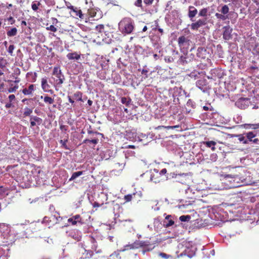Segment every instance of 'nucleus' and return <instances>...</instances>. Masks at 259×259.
Segmentation results:
<instances>
[{"label": "nucleus", "mask_w": 259, "mask_h": 259, "mask_svg": "<svg viewBox=\"0 0 259 259\" xmlns=\"http://www.w3.org/2000/svg\"><path fill=\"white\" fill-rule=\"evenodd\" d=\"M153 1L154 0H144V3L146 5H151Z\"/></svg>", "instance_id": "nucleus-57"}, {"label": "nucleus", "mask_w": 259, "mask_h": 259, "mask_svg": "<svg viewBox=\"0 0 259 259\" xmlns=\"http://www.w3.org/2000/svg\"><path fill=\"white\" fill-rule=\"evenodd\" d=\"M104 29V25L103 24H99L96 26V30L99 32H102Z\"/></svg>", "instance_id": "nucleus-46"}, {"label": "nucleus", "mask_w": 259, "mask_h": 259, "mask_svg": "<svg viewBox=\"0 0 259 259\" xmlns=\"http://www.w3.org/2000/svg\"><path fill=\"white\" fill-rule=\"evenodd\" d=\"M250 104V100L247 98H240L235 102V105L241 109H246Z\"/></svg>", "instance_id": "nucleus-6"}, {"label": "nucleus", "mask_w": 259, "mask_h": 259, "mask_svg": "<svg viewBox=\"0 0 259 259\" xmlns=\"http://www.w3.org/2000/svg\"><path fill=\"white\" fill-rule=\"evenodd\" d=\"M62 219L60 217L59 214L55 213L54 214H51L50 216L45 217L42 220V223L48 226L49 228L59 223L60 221Z\"/></svg>", "instance_id": "nucleus-3"}, {"label": "nucleus", "mask_w": 259, "mask_h": 259, "mask_svg": "<svg viewBox=\"0 0 259 259\" xmlns=\"http://www.w3.org/2000/svg\"><path fill=\"white\" fill-rule=\"evenodd\" d=\"M83 171H78L76 172H74L72 174L71 178L69 179V181H72L76 179L77 177H79L80 176L82 175L83 174Z\"/></svg>", "instance_id": "nucleus-25"}, {"label": "nucleus", "mask_w": 259, "mask_h": 259, "mask_svg": "<svg viewBox=\"0 0 259 259\" xmlns=\"http://www.w3.org/2000/svg\"><path fill=\"white\" fill-rule=\"evenodd\" d=\"M250 127L253 130L259 129V123L256 124H249Z\"/></svg>", "instance_id": "nucleus-50"}, {"label": "nucleus", "mask_w": 259, "mask_h": 259, "mask_svg": "<svg viewBox=\"0 0 259 259\" xmlns=\"http://www.w3.org/2000/svg\"><path fill=\"white\" fill-rule=\"evenodd\" d=\"M179 125H175V126H158L157 127L155 128V129H161L162 128H165L167 129H174L175 128L179 127Z\"/></svg>", "instance_id": "nucleus-42"}, {"label": "nucleus", "mask_w": 259, "mask_h": 259, "mask_svg": "<svg viewBox=\"0 0 259 259\" xmlns=\"http://www.w3.org/2000/svg\"><path fill=\"white\" fill-rule=\"evenodd\" d=\"M67 142V140H61L59 142L62 145H61L62 147H63L65 149L68 150L69 148L66 144Z\"/></svg>", "instance_id": "nucleus-40"}, {"label": "nucleus", "mask_w": 259, "mask_h": 259, "mask_svg": "<svg viewBox=\"0 0 259 259\" xmlns=\"http://www.w3.org/2000/svg\"><path fill=\"white\" fill-rule=\"evenodd\" d=\"M88 14L91 17H94L96 14V12L93 8H89L88 9Z\"/></svg>", "instance_id": "nucleus-36"}, {"label": "nucleus", "mask_w": 259, "mask_h": 259, "mask_svg": "<svg viewBox=\"0 0 259 259\" xmlns=\"http://www.w3.org/2000/svg\"><path fill=\"white\" fill-rule=\"evenodd\" d=\"M167 172V170L166 168H163L162 170H161L160 171H159V173H160L161 175L162 176H166L165 174Z\"/></svg>", "instance_id": "nucleus-58"}, {"label": "nucleus", "mask_w": 259, "mask_h": 259, "mask_svg": "<svg viewBox=\"0 0 259 259\" xmlns=\"http://www.w3.org/2000/svg\"><path fill=\"white\" fill-rule=\"evenodd\" d=\"M201 143L205 145L207 147L210 148L212 151H214L215 150V146L216 145V142L214 141H203Z\"/></svg>", "instance_id": "nucleus-15"}, {"label": "nucleus", "mask_w": 259, "mask_h": 259, "mask_svg": "<svg viewBox=\"0 0 259 259\" xmlns=\"http://www.w3.org/2000/svg\"><path fill=\"white\" fill-rule=\"evenodd\" d=\"M135 5L138 7H142V0H137L135 3Z\"/></svg>", "instance_id": "nucleus-51"}, {"label": "nucleus", "mask_w": 259, "mask_h": 259, "mask_svg": "<svg viewBox=\"0 0 259 259\" xmlns=\"http://www.w3.org/2000/svg\"><path fill=\"white\" fill-rule=\"evenodd\" d=\"M17 29L15 27H14L8 30L7 32V36L9 37H12L16 35V34H17Z\"/></svg>", "instance_id": "nucleus-22"}, {"label": "nucleus", "mask_w": 259, "mask_h": 259, "mask_svg": "<svg viewBox=\"0 0 259 259\" xmlns=\"http://www.w3.org/2000/svg\"><path fill=\"white\" fill-rule=\"evenodd\" d=\"M166 178V176L161 175L157 169H154L153 172L151 175L150 180L155 183H158L164 181Z\"/></svg>", "instance_id": "nucleus-5"}, {"label": "nucleus", "mask_w": 259, "mask_h": 259, "mask_svg": "<svg viewBox=\"0 0 259 259\" xmlns=\"http://www.w3.org/2000/svg\"><path fill=\"white\" fill-rule=\"evenodd\" d=\"M13 106L11 102L8 103L6 104L5 107L6 108H10Z\"/></svg>", "instance_id": "nucleus-61"}, {"label": "nucleus", "mask_w": 259, "mask_h": 259, "mask_svg": "<svg viewBox=\"0 0 259 259\" xmlns=\"http://www.w3.org/2000/svg\"><path fill=\"white\" fill-rule=\"evenodd\" d=\"M18 87L19 86L18 84L13 86V84H12L11 85V87L8 90V92L9 93H15L18 89Z\"/></svg>", "instance_id": "nucleus-32"}, {"label": "nucleus", "mask_w": 259, "mask_h": 259, "mask_svg": "<svg viewBox=\"0 0 259 259\" xmlns=\"http://www.w3.org/2000/svg\"><path fill=\"white\" fill-rule=\"evenodd\" d=\"M171 216L170 215H167L165 217V219L163 221V226L168 228L172 226L174 224V221L171 219Z\"/></svg>", "instance_id": "nucleus-13"}, {"label": "nucleus", "mask_w": 259, "mask_h": 259, "mask_svg": "<svg viewBox=\"0 0 259 259\" xmlns=\"http://www.w3.org/2000/svg\"><path fill=\"white\" fill-rule=\"evenodd\" d=\"M68 223H71L72 225H75L77 224L76 221L74 220L72 217L68 219Z\"/></svg>", "instance_id": "nucleus-52"}, {"label": "nucleus", "mask_w": 259, "mask_h": 259, "mask_svg": "<svg viewBox=\"0 0 259 259\" xmlns=\"http://www.w3.org/2000/svg\"><path fill=\"white\" fill-rule=\"evenodd\" d=\"M224 31L223 34V38L226 40H230L232 38V28L230 26H225L223 28Z\"/></svg>", "instance_id": "nucleus-9"}, {"label": "nucleus", "mask_w": 259, "mask_h": 259, "mask_svg": "<svg viewBox=\"0 0 259 259\" xmlns=\"http://www.w3.org/2000/svg\"><path fill=\"white\" fill-rule=\"evenodd\" d=\"M121 102L123 104H125L126 106H128L131 104V99L130 98L127 99L126 97H122Z\"/></svg>", "instance_id": "nucleus-29"}, {"label": "nucleus", "mask_w": 259, "mask_h": 259, "mask_svg": "<svg viewBox=\"0 0 259 259\" xmlns=\"http://www.w3.org/2000/svg\"><path fill=\"white\" fill-rule=\"evenodd\" d=\"M191 219V217L189 215H181L179 219L181 222H188Z\"/></svg>", "instance_id": "nucleus-38"}, {"label": "nucleus", "mask_w": 259, "mask_h": 259, "mask_svg": "<svg viewBox=\"0 0 259 259\" xmlns=\"http://www.w3.org/2000/svg\"><path fill=\"white\" fill-rule=\"evenodd\" d=\"M215 16H216V17L218 19L222 20H226L228 18V16L227 15H225L224 14H223L222 13L220 14V13H217L215 14Z\"/></svg>", "instance_id": "nucleus-31"}, {"label": "nucleus", "mask_w": 259, "mask_h": 259, "mask_svg": "<svg viewBox=\"0 0 259 259\" xmlns=\"http://www.w3.org/2000/svg\"><path fill=\"white\" fill-rule=\"evenodd\" d=\"M31 8L34 11H36L38 10V6L36 5V1L32 3Z\"/></svg>", "instance_id": "nucleus-53"}, {"label": "nucleus", "mask_w": 259, "mask_h": 259, "mask_svg": "<svg viewBox=\"0 0 259 259\" xmlns=\"http://www.w3.org/2000/svg\"><path fill=\"white\" fill-rule=\"evenodd\" d=\"M8 21H9L11 24H13L15 22V20L13 18V17L10 16L8 19Z\"/></svg>", "instance_id": "nucleus-56"}, {"label": "nucleus", "mask_w": 259, "mask_h": 259, "mask_svg": "<svg viewBox=\"0 0 259 259\" xmlns=\"http://www.w3.org/2000/svg\"><path fill=\"white\" fill-rule=\"evenodd\" d=\"M73 97L77 101L84 102L82 99V93L80 91H77L73 94Z\"/></svg>", "instance_id": "nucleus-21"}, {"label": "nucleus", "mask_w": 259, "mask_h": 259, "mask_svg": "<svg viewBox=\"0 0 259 259\" xmlns=\"http://www.w3.org/2000/svg\"><path fill=\"white\" fill-rule=\"evenodd\" d=\"M61 70L59 67L56 66L54 68L53 71V74L55 76L59 75V74H61Z\"/></svg>", "instance_id": "nucleus-33"}, {"label": "nucleus", "mask_w": 259, "mask_h": 259, "mask_svg": "<svg viewBox=\"0 0 259 259\" xmlns=\"http://www.w3.org/2000/svg\"><path fill=\"white\" fill-rule=\"evenodd\" d=\"M178 45L180 50L183 52H187L190 43V40L185 36H181L178 38Z\"/></svg>", "instance_id": "nucleus-4"}, {"label": "nucleus", "mask_w": 259, "mask_h": 259, "mask_svg": "<svg viewBox=\"0 0 259 259\" xmlns=\"http://www.w3.org/2000/svg\"><path fill=\"white\" fill-rule=\"evenodd\" d=\"M134 28V21L130 17L123 18L118 23L119 30L123 35L131 34Z\"/></svg>", "instance_id": "nucleus-2"}, {"label": "nucleus", "mask_w": 259, "mask_h": 259, "mask_svg": "<svg viewBox=\"0 0 259 259\" xmlns=\"http://www.w3.org/2000/svg\"><path fill=\"white\" fill-rule=\"evenodd\" d=\"M205 82L206 80L205 79H200L196 82V85L199 89L203 90V85H205Z\"/></svg>", "instance_id": "nucleus-30"}, {"label": "nucleus", "mask_w": 259, "mask_h": 259, "mask_svg": "<svg viewBox=\"0 0 259 259\" xmlns=\"http://www.w3.org/2000/svg\"><path fill=\"white\" fill-rule=\"evenodd\" d=\"M8 98H9V100L10 102H12L16 99L15 96L14 95H13V94L9 95Z\"/></svg>", "instance_id": "nucleus-55"}, {"label": "nucleus", "mask_w": 259, "mask_h": 259, "mask_svg": "<svg viewBox=\"0 0 259 259\" xmlns=\"http://www.w3.org/2000/svg\"><path fill=\"white\" fill-rule=\"evenodd\" d=\"M252 2L257 6L255 14H259V0H252Z\"/></svg>", "instance_id": "nucleus-49"}, {"label": "nucleus", "mask_w": 259, "mask_h": 259, "mask_svg": "<svg viewBox=\"0 0 259 259\" xmlns=\"http://www.w3.org/2000/svg\"><path fill=\"white\" fill-rule=\"evenodd\" d=\"M126 247V249H137L140 247V245L139 244V241L137 240L135 241L133 243L127 245L125 246Z\"/></svg>", "instance_id": "nucleus-19"}, {"label": "nucleus", "mask_w": 259, "mask_h": 259, "mask_svg": "<svg viewBox=\"0 0 259 259\" xmlns=\"http://www.w3.org/2000/svg\"><path fill=\"white\" fill-rule=\"evenodd\" d=\"M37 74L36 72H29L26 74V77L31 78V81L34 82L36 81Z\"/></svg>", "instance_id": "nucleus-17"}, {"label": "nucleus", "mask_w": 259, "mask_h": 259, "mask_svg": "<svg viewBox=\"0 0 259 259\" xmlns=\"http://www.w3.org/2000/svg\"><path fill=\"white\" fill-rule=\"evenodd\" d=\"M99 140L97 138L93 139L92 140L90 139H85L83 141V143H87L88 142L93 143L96 145L98 143Z\"/></svg>", "instance_id": "nucleus-35"}, {"label": "nucleus", "mask_w": 259, "mask_h": 259, "mask_svg": "<svg viewBox=\"0 0 259 259\" xmlns=\"http://www.w3.org/2000/svg\"><path fill=\"white\" fill-rule=\"evenodd\" d=\"M244 134H243V135L240 134V135H235L234 136L238 137V139L240 142H242L243 144H248V141H246V139H245V138H246V137L245 136H244Z\"/></svg>", "instance_id": "nucleus-24"}, {"label": "nucleus", "mask_w": 259, "mask_h": 259, "mask_svg": "<svg viewBox=\"0 0 259 259\" xmlns=\"http://www.w3.org/2000/svg\"><path fill=\"white\" fill-rule=\"evenodd\" d=\"M120 252L121 251H114L109 255L108 259H121Z\"/></svg>", "instance_id": "nucleus-20"}, {"label": "nucleus", "mask_w": 259, "mask_h": 259, "mask_svg": "<svg viewBox=\"0 0 259 259\" xmlns=\"http://www.w3.org/2000/svg\"><path fill=\"white\" fill-rule=\"evenodd\" d=\"M36 90V85L34 84H29L23 88L21 91L23 95L25 96H28L32 97L33 95V93Z\"/></svg>", "instance_id": "nucleus-7"}, {"label": "nucleus", "mask_w": 259, "mask_h": 259, "mask_svg": "<svg viewBox=\"0 0 259 259\" xmlns=\"http://www.w3.org/2000/svg\"><path fill=\"white\" fill-rule=\"evenodd\" d=\"M30 119L33 120L34 122L37 123V124L38 125H40L42 122V119L41 118L36 116H31Z\"/></svg>", "instance_id": "nucleus-28"}, {"label": "nucleus", "mask_w": 259, "mask_h": 259, "mask_svg": "<svg viewBox=\"0 0 259 259\" xmlns=\"http://www.w3.org/2000/svg\"><path fill=\"white\" fill-rule=\"evenodd\" d=\"M207 13V9L206 8H203L200 11L199 15L200 16L205 17V16H206Z\"/></svg>", "instance_id": "nucleus-45"}, {"label": "nucleus", "mask_w": 259, "mask_h": 259, "mask_svg": "<svg viewBox=\"0 0 259 259\" xmlns=\"http://www.w3.org/2000/svg\"><path fill=\"white\" fill-rule=\"evenodd\" d=\"M246 137V141H248V144L249 142H252L254 144H258L259 143V139L256 138V135L253 132H249L244 134Z\"/></svg>", "instance_id": "nucleus-8"}, {"label": "nucleus", "mask_w": 259, "mask_h": 259, "mask_svg": "<svg viewBox=\"0 0 259 259\" xmlns=\"http://www.w3.org/2000/svg\"><path fill=\"white\" fill-rule=\"evenodd\" d=\"M30 127H32L37 124V123L34 122L33 120H31L30 119Z\"/></svg>", "instance_id": "nucleus-59"}, {"label": "nucleus", "mask_w": 259, "mask_h": 259, "mask_svg": "<svg viewBox=\"0 0 259 259\" xmlns=\"http://www.w3.org/2000/svg\"><path fill=\"white\" fill-rule=\"evenodd\" d=\"M89 241L92 244L91 249H87L84 247H81L76 250L74 253L76 259H91L93 257L101 250L97 251L98 244L96 239L92 236H89Z\"/></svg>", "instance_id": "nucleus-1"}, {"label": "nucleus", "mask_w": 259, "mask_h": 259, "mask_svg": "<svg viewBox=\"0 0 259 259\" xmlns=\"http://www.w3.org/2000/svg\"><path fill=\"white\" fill-rule=\"evenodd\" d=\"M68 101L70 103L73 104L74 103V101L72 100L70 96H68Z\"/></svg>", "instance_id": "nucleus-62"}, {"label": "nucleus", "mask_w": 259, "mask_h": 259, "mask_svg": "<svg viewBox=\"0 0 259 259\" xmlns=\"http://www.w3.org/2000/svg\"><path fill=\"white\" fill-rule=\"evenodd\" d=\"M32 113V109L26 107L24 109V115L25 116H29Z\"/></svg>", "instance_id": "nucleus-39"}, {"label": "nucleus", "mask_w": 259, "mask_h": 259, "mask_svg": "<svg viewBox=\"0 0 259 259\" xmlns=\"http://www.w3.org/2000/svg\"><path fill=\"white\" fill-rule=\"evenodd\" d=\"M94 258L95 259H105V257H104V256H103V255H101V256L98 255V257L95 256L94 257Z\"/></svg>", "instance_id": "nucleus-63"}, {"label": "nucleus", "mask_w": 259, "mask_h": 259, "mask_svg": "<svg viewBox=\"0 0 259 259\" xmlns=\"http://www.w3.org/2000/svg\"><path fill=\"white\" fill-rule=\"evenodd\" d=\"M73 218L75 221H76V223H79L82 224V219L79 214H76L72 216Z\"/></svg>", "instance_id": "nucleus-41"}, {"label": "nucleus", "mask_w": 259, "mask_h": 259, "mask_svg": "<svg viewBox=\"0 0 259 259\" xmlns=\"http://www.w3.org/2000/svg\"><path fill=\"white\" fill-rule=\"evenodd\" d=\"M103 204H99V203L97 202H95L93 204V207H100L101 205H102Z\"/></svg>", "instance_id": "nucleus-60"}, {"label": "nucleus", "mask_w": 259, "mask_h": 259, "mask_svg": "<svg viewBox=\"0 0 259 259\" xmlns=\"http://www.w3.org/2000/svg\"><path fill=\"white\" fill-rule=\"evenodd\" d=\"M206 50L203 48L199 47L197 49V57L204 59L206 56Z\"/></svg>", "instance_id": "nucleus-14"}, {"label": "nucleus", "mask_w": 259, "mask_h": 259, "mask_svg": "<svg viewBox=\"0 0 259 259\" xmlns=\"http://www.w3.org/2000/svg\"><path fill=\"white\" fill-rule=\"evenodd\" d=\"M68 8L71 10V12L73 13L74 17H78L81 19H84V14H82L81 10L79 8L74 7L72 6L68 7Z\"/></svg>", "instance_id": "nucleus-11"}, {"label": "nucleus", "mask_w": 259, "mask_h": 259, "mask_svg": "<svg viewBox=\"0 0 259 259\" xmlns=\"http://www.w3.org/2000/svg\"><path fill=\"white\" fill-rule=\"evenodd\" d=\"M41 85L42 90L45 91H47L50 88V85L48 83L46 78H42L41 79Z\"/></svg>", "instance_id": "nucleus-18"}, {"label": "nucleus", "mask_w": 259, "mask_h": 259, "mask_svg": "<svg viewBox=\"0 0 259 259\" xmlns=\"http://www.w3.org/2000/svg\"><path fill=\"white\" fill-rule=\"evenodd\" d=\"M139 244L140 245V247H142L149 245L150 244V242L146 241H139Z\"/></svg>", "instance_id": "nucleus-47"}, {"label": "nucleus", "mask_w": 259, "mask_h": 259, "mask_svg": "<svg viewBox=\"0 0 259 259\" xmlns=\"http://www.w3.org/2000/svg\"><path fill=\"white\" fill-rule=\"evenodd\" d=\"M197 13V9L193 6H189L188 16L189 18H192L194 17Z\"/></svg>", "instance_id": "nucleus-16"}, {"label": "nucleus", "mask_w": 259, "mask_h": 259, "mask_svg": "<svg viewBox=\"0 0 259 259\" xmlns=\"http://www.w3.org/2000/svg\"><path fill=\"white\" fill-rule=\"evenodd\" d=\"M160 255L162 257L166 258L167 255L164 253H160Z\"/></svg>", "instance_id": "nucleus-64"}, {"label": "nucleus", "mask_w": 259, "mask_h": 259, "mask_svg": "<svg viewBox=\"0 0 259 259\" xmlns=\"http://www.w3.org/2000/svg\"><path fill=\"white\" fill-rule=\"evenodd\" d=\"M136 195V193L128 194L124 196V199L125 200L126 202H130L132 200L135 199Z\"/></svg>", "instance_id": "nucleus-23"}, {"label": "nucleus", "mask_w": 259, "mask_h": 259, "mask_svg": "<svg viewBox=\"0 0 259 259\" xmlns=\"http://www.w3.org/2000/svg\"><path fill=\"white\" fill-rule=\"evenodd\" d=\"M46 29L54 32H55L57 31V28L55 27L53 25H51L49 27H47Z\"/></svg>", "instance_id": "nucleus-48"}, {"label": "nucleus", "mask_w": 259, "mask_h": 259, "mask_svg": "<svg viewBox=\"0 0 259 259\" xmlns=\"http://www.w3.org/2000/svg\"><path fill=\"white\" fill-rule=\"evenodd\" d=\"M229 10V9L228 6L227 5H225L222 7V9L220 11H221V13L226 15V14H227L228 13Z\"/></svg>", "instance_id": "nucleus-34"}, {"label": "nucleus", "mask_w": 259, "mask_h": 259, "mask_svg": "<svg viewBox=\"0 0 259 259\" xmlns=\"http://www.w3.org/2000/svg\"><path fill=\"white\" fill-rule=\"evenodd\" d=\"M148 71L147 69H143L142 70V74L145 76V78H146L148 77Z\"/></svg>", "instance_id": "nucleus-54"}, {"label": "nucleus", "mask_w": 259, "mask_h": 259, "mask_svg": "<svg viewBox=\"0 0 259 259\" xmlns=\"http://www.w3.org/2000/svg\"><path fill=\"white\" fill-rule=\"evenodd\" d=\"M15 47L14 45H11L9 47V48H8V52L9 54L11 56H14V55H13V51L15 49Z\"/></svg>", "instance_id": "nucleus-44"}, {"label": "nucleus", "mask_w": 259, "mask_h": 259, "mask_svg": "<svg viewBox=\"0 0 259 259\" xmlns=\"http://www.w3.org/2000/svg\"><path fill=\"white\" fill-rule=\"evenodd\" d=\"M44 102L48 104H52L54 102V99L51 97L46 95L44 98Z\"/></svg>", "instance_id": "nucleus-27"}, {"label": "nucleus", "mask_w": 259, "mask_h": 259, "mask_svg": "<svg viewBox=\"0 0 259 259\" xmlns=\"http://www.w3.org/2000/svg\"><path fill=\"white\" fill-rule=\"evenodd\" d=\"M56 77L58 78L56 80L57 84L58 85H61L64 82L65 79L64 76L61 73L59 75H56Z\"/></svg>", "instance_id": "nucleus-26"}, {"label": "nucleus", "mask_w": 259, "mask_h": 259, "mask_svg": "<svg viewBox=\"0 0 259 259\" xmlns=\"http://www.w3.org/2000/svg\"><path fill=\"white\" fill-rule=\"evenodd\" d=\"M87 132H88V134H89V135H93V136L94 135H100V133H99L98 132H94L92 130V127H91V125H90L89 128L88 129Z\"/></svg>", "instance_id": "nucleus-43"}, {"label": "nucleus", "mask_w": 259, "mask_h": 259, "mask_svg": "<svg viewBox=\"0 0 259 259\" xmlns=\"http://www.w3.org/2000/svg\"><path fill=\"white\" fill-rule=\"evenodd\" d=\"M81 54L78 53L77 52H74L73 53H69L67 54L66 57L69 60H78L80 58Z\"/></svg>", "instance_id": "nucleus-12"}, {"label": "nucleus", "mask_w": 259, "mask_h": 259, "mask_svg": "<svg viewBox=\"0 0 259 259\" xmlns=\"http://www.w3.org/2000/svg\"><path fill=\"white\" fill-rule=\"evenodd\" d=\"M7 64V61L6 59H5L4 58H0V68H4L6 67Z\"/></svg>", "instance_id": "nucleus-37"}, {"label": "nucleus", "mask_w": 259, "mask_h": 259, "mask_svg": "<svg viewBox=\"0 0 259 259\" xmlns=\"http://www.w3.org/2000/svg\"><path fill=\"white\" fill-rule=\"evenodd\" d=\"M206 24V19H199L195 23L191 25V29L193 30H197L198 29Z\"/></svg>", "instance_id": "nucleus-10"}]
</instances>
